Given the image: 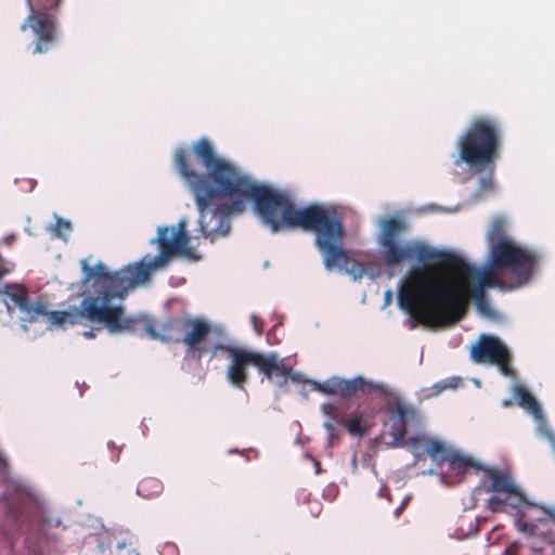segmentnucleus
I'll use <instances>...</instances> for the list:
<instances>
[{
	"mask_svg": "<svg viewBox=\"0 0 555 555\" xmlns=\"http://www.w3.org/2000/svg\"><path fill=\"white\" fill-rule=\"evenodd\" d=\"M173 165L194 197L205 238L214 242L227 235L231 217L244 212L253 202L272 232L295 228L313 231L326 270L338 268L354 281L366 273V264L343 247L345 229L336 211L317 204L297 208L287 195L257 183L236 165L218 156L209 139L201 138L189 149L178 147Z\"/></svg>",
	"mask_w": 555,
	"mask_h": 555,
	"instance_id": "nucleus-1",
	"label": "nucleus"
},
{
	"mask_svg": "<svg viewBox=\"0 0 555 555\" xmlns=\"http://www.w3.org/2000/svg\"><path fill=\"white\" fill-rule=\"evenodd\" d=\"M470 299L482 315L495 317L480 287L472 289L443 282L423 268L413 269L398 293L399 307L410 314L411 327L455 324L465 317Z\"/></svg>",
	"mask_w": 555,
	"mask_h": 555,
	"instance_id": "nucleus-2",
	"label": "nucleus"
},
{
	"mask_svg": "<svg viewBox=\"0 0 555 555\" xmlns=\"http://www.w3.org/2000/svg\"><path fill=\"white\" fill-rule=\"evenodd\" d=\"M408 230L409 223L403 218L390 217L380 221L377 242L383 260L387 266L440 259L451 272V278L442 280L443 282L468 286L472 289L480 287L483 292L487 287L502 285L496 270H508V268L494 267L493 260L490 258V268L479 271L455 255L439 253L418 241H404L402 236Z\"/></svg>",
	"mask_w": 555,
	"mask_h": 555,
	"instance_id": "nucleus-3",
	"label": "nucleus"
},
{
	"mask_svg": "<svg viewBox=\"0 0 555 555\" xmlns=\"http://www.w3.org/2000/svg\"><path fill=\"white\" fill-rule=\"evenodd\" d=\"M85 287L99 286V296L87 295L81 301V313L91 322L104 324L109 333L133 331L138 320L126 318L122 306H111L113 298H124L132 288L125 269L108 272L103 262L91 267L87 259L80 261Z\"/></svg>",
	"mask_w": 555,
	"mask_h": 555,
	"instance_id": "nucleus-4",
	"label": "nucleus"
},
{
	"mask_svg": "<svg viewBox=\"0 0 555 555\" xmlns=\"http://www.w3.org/2000/svg\"><path fill=\"white\" fill-rule=\"evenodd\" d=\"M501 126L491 117H479L472 121L457 142L459 157L455 165L467 164L477 172L494 170L500 158Z\"/></svg>",
	"mask_w": 555,
	"mask_h": 555,
	"instance_id": "nucleus-5",
	"label": "nucleus"
},
{
	"mask_svg": "<svg viewBox=\"0 0 555 555\" xmlns=\"http://www.w3.org/2000/svg\"><path fill=\"white\" fill-rule=\"evenodd\" d=\"M218 350L227 353L229 365L225 377L232 386L238 389H244L248 382L247 369L249 366H255L269 380L283 378L281 385L286 384V378L289 376L296 380V376L292 375V367L287 366L274 352L262 353L236 346L214 345L212 353L215 354Z\"/></svg>",
	"mask_w": 555,
	"mask_h": 555,
	"instance_id": "nucleus-6",
	"label": "nucleus"
},
{
	"mask_svg": "<svg viewBox=\"0 0 555 555\" xmlns=\"http://www.w3.org/2000/svg\"><path fill=\"white\" fill-rule=\"evenodd\" d=\"M490 258L496 268H508L520 285L528 283L540 262V256L527 248L516 245L504 233V224L495 220L488 233Z\"/></svg>",
	"mask_w": 555,
	"mask_h": 555,
	"instance_id": "nucleus-7",
	"label": "nucleus"
},
{
	"mask_svg": "<svg viewBox=\"0 0 555 555\" xmlns=\"http://www.w3.org/2000/svg\"><path fill=\"white\" fill-rule=\"evenodd\" d=\"M29 14L21 30L30 28L36 36L33 54L47 53L57 40V18L49 11L56 10L63 0H26Z\"/></svg>",
	"mask_w": 555,
	"mask_h": 555,
	"instance_id": "nucleus-8",
	"label": "nucleus"
},
{
	"mask_svg": "<svg viewBox=\"0 0 555 555\" xmlns=\"http://www.w3.org/2000/svg\"><path fill=\"white\" fill-rule=\"evenodd\" d=\"M483 472L482 482L486 492L496 493L488 500V508L491 512H503L507 505L516 509L525 504L530 505L509 474L496 468H485Z\"/></svg>",
	"mask_w": 555,
	"mask_h": 555,
	"instance_id": "nucleus-9",
	"label": "nucleus"
},
{
	"mask_svg": "<svg viewBox=\"0 0 555 555\" xmlns=\"http://www.w3.org/2000/svg\"><path fill=\"white\" fill-rule=\"evenodd\" d=\"M211 330L208 322L197 318H173L166 322L168 336L164 339L183 343L190 351L197 352L201 358L204 353H212L214 345H203Z\"/></svg>",
	"mask_w": 555,
	"mask_h": 555,
	"instance_id": "nucleus-10",
	"label": "nucleus"
},
{
	"mask_svg": "<svg viewBox=\"0 0 555 555\" xmlns=\"http://www.w3.org/2000/svg\"><path fill=\"white\" fill-rule=\"evenodd\" d=\"M188 222L185 219L179 220L177 227H159L155 242L159 244L160 250L165 257L170 259L173 256H181L190 261H197L201 255L189 246L190 236L186 232Z\"/></svg>",
	"mask_w": 555,
	"mask_h": 555,
	"instance_id": "nucleus-11",
	"label": "nucleus"
},
{
	"mask_svg": "<svg viewBox=\"0 0 555 555\" xmlns=\"http://www.w3.org/2000/svg\"><path fill=\"white\" fill-rule=\"evenodd\" d=\"M470 358L476 363H490L499 366L503 375L512 374L511 354L506 346L496 337L481 335L472 347Z\"/></svg>",
	"mask_w": 555,
	"mask_h": 555,
	"instance_id": "nucleus-12",
	"label": "nucleus"
},
{
	"mask_svg": "<svg viewBox=\"0 0 555 555\" xmlns=\"http://www.w3.org/2000/svg\"><path fill=\"white\" fill-rule=\"evenodd\" d=\"M0 296H3L2 299L9 310L18 309L28 322H36L41 315L47 314V304L40 298L31 301L25 285L8 283L0 288Z\"/></svg>",
	"mask_w": 555,
	"mask_h": 555,
	"instance_id": "nucleus-13",
	"label": "nucleus"
},
{
	"mask_svg": "<svg viewBox=\"0 0 555 555\" xmlns=\"http://www.w3.org/2000/svg\"><path fill=\"white\" fill-rule=\"evenodd\" d=\"M386 411L389 414V434L392 437L390 444L393 447L408 446V439H405L406 426L415 415L414 408L396 400L387 404Z\"/></svg>",
	"mask_w": 555,
	"mask_h": 555,
	"instance_id": "nucleus-14",
	"label": "nucleus"
},
{
	"mask_svg": "<svg viewBox=\"0 0 555 555\" xmlns=\"http://www.w3.org/2000/svg\"><path fill=\"white\" fill-rule=\"evenodd\" d=\"M408 446L417 460L427 453L438 464L447 462L451 453L442 442L423 436L410 437Z\"/></svg>",
	"mask_w": 555,
	"mask_h": 555,
	"instance_id": "nucleus-15",
	"label": "nucleus"
},
{
	"mask_svg": "<svg viewBox=\"0 0 555 555\" xmlns=\"http://www.w3.org/2000/svg\"><path fill=\"white\" fill-rule=\"evenodd\" d=\"M169 260L170 258L165 257L164 253L160 250L155 259L147 263L139 261L127 266L125 271L128 275L129 282H131V286L134 287L137 284L147 282L151 279L153 271L165 267Z\"/></svg>",
	"mask_w": 555,
	"mask_h": 555,
	"instance_id": "nucleus-16",
	"label": "nucleus"
},
{
	"mask_svg": "<svg viewBox=\"0 0 555 555\" xmlns=\"http://www.w3.org/2000/svg\"><path fill=\"white\" fill-rule=\"evenodd\" d=\"M322 413L328 418L324 422V428L326 429L330 438H334L337 436V425L344 426V422H346L344 411L334 403H324L321 406Z\"/></svg>",
	"mask_w": 555,
	"mask_h": 555,
	"instance_id": "nucleus-17",
	"label": "nucleus"
},
{
	"mask_svg": "<svg viewBox=\"0 0 555 555\" xmlns=\"http://www.w3.org/2000/svg\"><path fill=\"white\" fill-rule=\"evenodd\" d=\"M382 387L379 385H375L372 382H367L363 377L358 376L352 379H344L340 397L351 398L358 393L366 395Z\"/></svg>",
	"mask_w": 555,
	"mask_h": 555,
	"instance_id": "nucleus-18",
	"label": "nucleus"
},
{
	"mask_svg": "<svg viewBox=\"0 0 555 555\" xmlns=\"http://www.w3.org/2000/svg\"><path fill=\"white\" fill-rule=\"evenodd\" d=\"M372 422L364 416V412L354 411L350 417L344 422V428L351 436L363 437L365 436L372 427Z\"/></svg>",
	"mask_w": 555,
	"mask_h": 555,
	"instance_id": "nucleus-19",
	"label": "nucleus"
},
{
	"mask_svg": "<svg viewBox=\"0 0 555 555\" xmlns=\"http://www.w3.org/2000/svg\"><path fill=\"white\" fill-rule=\"evenodd\" d=\"M514 395L521 408H524L538 420L542 417V410L540 404L524 386H516L514 389Z\"/></svg>",
	"mask_w": 555,
	"mask_h": 555,
	"instance_id": "nucleus-20",
	"label": "nucleus"
},
{
	"mask_svg": "<svg viewBox=\"0 0 555 555\" xmlns=\"http://www.w3.org/2000/svg\"><path fill=\"white\" fill-rule=\"evenodd\" d=\"M126 318H133L138 320L137 327L133 331H120L119 333H135L139 330H143L152 339H160L163 341H168L164 339V337L168 336L166 333V323L163 326V335H159L152 321L141 315H126Z\"/></svg>",
	"mask_w": 555,
	"mask_h": 555,
	"instance_id": "nucleus-21",
	"label": "nucleus"
},
{
	"mask_svg": "<svg viewBox=\"0 0 555 555\" xmlns=\"http://www.w3.org/2000/svg\"><path fill=\"white\" fill-rule=\"evenodd\" d=\"M163 491V483L155 477L143 478L137 487V493L145 499L157 496Z\"/></svg>",
	"mask_w": 555,
	"mask_h": 555,
	"instance_id": "nucleus-22",
	"label": "nucleus"
},
{
	"mask_svg": "<svg viewBox=\"0 0 555 555\" xmlns=\"http://www.w3.org/2000/svg\"><path fill=\"white\" fill-rule=\"evenodd\" d=\"M80 317H83L80 311L67 312V311H51L47 310V314L41 315L40 318H47L50 323L55 325H63L65 323L76 324Z\"/></svg>",
	"mask_w": 555,
	"mask_h": 555,
	"instance_id": "nucleus-23",
	"label": "nucleus"
},
{
	"mask_svg": "<svg viewBox=\"0 0 555 555\" xmlns=\"http://www.w3.org/2000/svg\"><path fill=\"white\" fill-rule=\"evenodd\" d=\"M447 462L459 473H465L470 467H474L477 470L481 469L480 465L475 463L473 459L464 456L459 452H451Z\"/></svg>",
	"mask_w": 555,
	"mask_h": 555,
	"instance_id": "nucleus-24",
	"label": "nucleus"
},
{
	"mask_svg": "<svg viewBox=\"0 0 555 555\" xmlns=\"http://www.w3.org/2000/svg\"><path fill=\"white\" fill-rule=\"evenodd\" d=\"M344 384V378L334 377L327 380L322 387L321 390L326 395H341V388Z\"/></svg>",
	"mask_w": 555,
	"mask_h": 555,
	"instance_id": "nucleus-25",
	"label": "nucleus"
},
{
	"mask_svg": "<svg viewBox=\"0 0 555 555\" xmlns=\"http://www.w3.org/2000/svg\"><path fill=\"white\" fill-rule=\"evenodd\" d=\"M72 231V225L68 221L64 219H57L55 224V235L59 237H66L67 234Z\"/></svg>",
	"mask_w": 555,
	"mask_h": 555,
	"instance_id": "nucleus-26",
	"label": "nucleus"
},
{
	"mask_svg": "<svg viewBox=\"0 0 555 555\" xmlns=\"http://www.w3.org/2000/svg\"><path fill=\"white\" fill-rule=\"evenodd\" d=\"M489 175L487 177H482L479 180V191L486 192L491 191L493 189V171L494 170H488Z\"/></svg>",
	"mask_w": 555,
	"mask_h": 555,
	"instance_id": "nucleus-27",
	"label": "nucleus"
},
{
	"mask_svg": "<svg viewBox=\"0 0 555 555\" xmlns=\"http://www.w3.org/2000/svg\"><path fill=\"white\" fill-rule=\"evenodd\" d=\"M116 554L117 555H140L134 548L131 547L130 544L126 543L125 541L117 543Z\"/></svg>",
	"mask_w": 555,
	"mask_h": 555,
	"instance_id": "nucleus-28",
	"label": "nucleus"
},
{
	"mask_svg": "<svg viewBox=\"0 0 555 555\" xmlns=\"http://www.w3.org/2000/svg\"><path fill=\"white\" fill-rule=\"evenodd\" d=\"M518 528L520 531L527 534H534L535 525L531 522H519Z\"/></svg>",
	"mask_w": 555,
	"mask_h": 555,
	"instance_id": "nucleus-29",
	"label": "nucleus"
},
{
	"mask_svg": "<svg viewBox=\"0 0 555 555\" xmlns=\"http://www.w3.org/2000/svg\"><path fill=\"white\" fill-rule=\"evenodd\" d=\"M250 320H251V323H253V326H254V330L256 331V333L258 335H261L262 331H263V322L256 315H251Z\"/></svg>",
	"mask_w": 555,
	"mask_h": 555,
	"instance_id": "nucleus-30",
	"label": "nucleus"
},
{
	"mask_svg": "<svg viewBox=\"0 0 555 555\" xmlns=\"http://www.w3.org/2000/svg\"><path fill=\"white\" fill-rule=\"evenodd\" d=\"M409 502H410V498H405L403 500V502L401 503V505L395 509L396 518H398L401 515L402 511L405 508V506L409 504Z\"/></svg>",
	"mask_w": 555,
	"mask_h": 555,
	"instance_id": "nucleus-31",
	"label": "nucleus"
},
{
	"mask_svg": "<svg viewBox=\"0 0 555 555\" xmlns=\"http://www.w3.org/2000/svg\"><path fill=\"white\" fill-rule=\"evenodd\" d=\"M8 466H9V464H8L7 459H5V457L3 456V454L0 452V468H1L2 470H7V469H8Z\"/></svg>",
	"mask_w": 555,
	"mask_h": 555,
	"instance_id": "nucleus-32",
	"label": "nucleus"
},
{
	"mask_svg": "<svg viewBox=\"0 0 555 555\" xmlns=\"http://www.w3.org/2000/svg\"><path fill=\"white\" fill-rule=\"evenodd\" d=\"M391 298H392V293H391V291H387V292L385 293V305H389V304H390V301H391Z\"/></svg>",
	"mask_w": 555,
	"mask_h": 555,
	"instance_id": "nucleus-33",
	"label": "nucleus"
},
{
	"mask_svg": "<svg viewBox=\"0 0 555 555\" xmlns=\"http://www.w3.org/2000/svg\"><path fill=\"white\" fill-rule=\"evenodd\" d=\"M85 337L87 338H93L94 337V333L92 331H89V332H85L83 333Z\"/></svg>",
	"mask_w": 555,
	"mask_h": 555,
	"instance_id": "nucleus-34",
	"label": "nucleus"
},
{
	"mask_svg": "<svg viewBox=\"0 0 555 555\" xmlns=\"http://www.w3.org/2000/svg\"><path fill=\"white\" fill-rule=\"evenodd\" d=\"M108 447H114V442H108Z\"/></svg>",
	"mask_w": 555,
	"mask_h": 555,
	"instance_id": "nucleus-35",
	"label": "nucleus"
}]
</instances>
